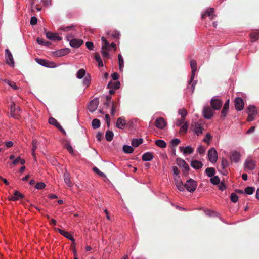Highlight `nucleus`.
I'll return each instance as SVG.
<instances>
[{
  "instance_id": "21",
  "label": "nucleus",
  "mask_w": 259,
  "mask_h": 259,
  "mask_svg": "<svg viewBox=\"0 0 259 259\" xmlns=\"http://www.w3.org/2000/svg\"><path fill=\"white\" fill-rule=\"evenodd\" d=\"M203 113L205 118L210 119L213 115V111L209 107H205L203 110Z\"/></svg>"
},
{
  "instance_id": "33",
  "label": "nucleus",
  "mask_w": 259,
  "mask_h": 259,
  "mask_svg": "<svg viewBox=\"0 0 259 259\" xmlns=\"http://www.w3.org/2000/svg\"><path fill=\"white\" fill-rule=\"evenodd\" d=\"M118 59L119 61V70L120 71H122L124 67V60L120 54L118 55Z\"/></svg>"
},
{
  "instance_id": "47",
  "label": "nucleus",
  "mask_w": 259,
  "mask_h": 259,
  "mask_svg": "<svg viewBox=\"0 0 259 259\" xmlns=\"http://www.w3.org/2000/svg\"><path fill=\"white\" fill-rule=\"evenodd\" d=\"M254 191V188L252 187H247L245 189V192L246 194L251 195Z\"/></svg>"
},
{
  "instance_id": "48",
  "label": "nucleus",
  "mask_w": 259,
  "mask_h": 259,
  "mask_svg": "<svg viewBox=\"0 0 259 259\" xmlns=\"http://www.w3.org/2000/svg\"><path fill=\"white\" fill-rule=\"evenodd\" d=\"M180 140L178 138H175L171 140L170 143L173 147L177 146L180 143Z\"/></svg>"
},
{
  "instance_id": "43",
  "label": "nucleus",
  "mask_w": 259,
  "mask_h": 259,
  "mask_svg": "<svg viewBox=\"0 0 259 259\" xmlns=\"http://www.w3.org/2000/svg\"><path fill=\"white\" fill-rule=\"evenodd\" d=\"M178 113L181 116V118H185L187 115V111L185 109H180L178 110Z\"/></svg>"
},
{
  "instance_id": "26",
  "label": "nucleus",
  "mask_w": 259,
  "mask_h": 259,
  "mask_svg": "<svg viewBox=\"0 0 259 259\" xmlns=\"http://www.w3.org/2000/svg\"><path fill=\"white\" fill-rule=\"evenodd\" d=\"M229 107V100L228 99L224 105L223 109L221 111V116L225 117L228 111Z\"/></svg>"
},
{
  "instance_id": "4",
  "label": "nucleus",
  "mask_w": 259,
  "mask_h": 259,
  "mask_svg": "<svg viewBox=\"0 0 259 259\" xmlns=\"http://www.w3.org/2000/svg\"><path fill=\"white\" fill-rule=\"evenodd\" d=\"M184 186V189L186 188L188 191L192 193L196 190L197 183L193 179H190L186 181V183Z\"/></svg>"
},
{
  "instance_id": "55",
  "label": "nucleus",
  "mask_w": 259,
  "mask_h": 259,
  "mask_svg": "<svg viewBox=\"0 0 259 259\" xmlns=\"http://www.w3.org/2000/svg\"><path fill=\"white\" fill-rule=\"evenodd\" d=\"M250 37L252 41H255L259 38V34L257 33L252 34L250 35Z\"/></svg>"
},
{
  "instance_id": "38",
  "label": "nucleus",
  "mask_w": 259,
  "mask_h": 259,
  "mask_svg": "<svg viewBox=\"0 0 259 259\" xmlns=\"http://www.w3.org/2000/svg\"><path fill=\"white\" fill-rule=\"evenodd\" d=\"M181 128L179 131L180 134H186L188 130V123L185 122L183 125L180 126Z\"/></svg>"
},
{
  "instance_id": "41",
  "label": "nucleus",
  "mask_w": 259,
  "mask_h": 259,
  "mask_svg": "<svg viewBox=\"0 0 259 259\" xmlns=\"http://www.w3.org/2000/svg\"><path fill=\"white\" fill-rule=\"evenodd\" d=\"M95 59L96 61L98 63V66L100 67L103 66V62L102 59L100 57V55L98 53H96L95 56Z\"/></svg>"
},
{
  "instance_id": "9",
  "label": "nucleus",
  "mask_w": 259,
  "mask_h": 259,
  "mask_svg": "<svg viewBox=\"0 0 259 259\" xmlns=\"http://www.w3.org/2000/svg\"><path fill=\"white\" fill-rule=\"evenodd\" d=\"M209 160L211 163H215L218 159V154L214 148L210 149L208 153Z\"/></svg>"
},
{
  "instance_id": "49",
  "label": "nucleus",
  "mask_w": 259,
  "mask_h": 259,
  "mask_svg": "<svg viewBox=\"0 0 259 259\" xmlns=\"http://www.w3.org/2000/svg\"><path fill=\"white\" fill-rule=\"evenodd\" d=\"M45 186H46V185L44 183L39 182L36 184L35 188L38 190H41V189H44L45 187Z\"/></svg>"
},
{
  "instance_id": "25",
  "label": "nucleus",
  "mask_w": 259,
  "mask_h": 259,
  "mask_svg": "<svg viewBox=\"0 0 259 259\" xmlns=\"http://www.w3.org/2000/svg\"><path fill=\"white\" fill-rule=\"evenodd\" d=\"M120 82L119 81H116L115 82L110 81L107 85V88L117 90L120 88Z\"/></svg>"
},
{
  "instance_id": "36",
  "label": "nucleus",
  "mask_w": 259,
  "mask_h": 259,
  "mask_svg": "<svg viewBox=\"0 0 259 259\" xmlns=\"http://www.w3.org/2000/svg\"><path fill=\"white\" fill-rule=\"evenodd\" d=\"M114 136L113 132L112 131H107L105 134V138L107 141H111Z\"/></svg>"
},
{
  "instance_id": "5",
  "label": "nucleus",
  "mask_w": 259,
  "mask_h": 259,
  "mask_svg": "<svg viewBox=\"0 0 259 259\" xmlns=\"http://www.w3.org/2000/svg\"><path fill=\"white\" fill-rule=\"evenodd\" d=\"M247 113H248V117H247V121H253L256 115H257V110L254 106L253 105H249L247 109Z\"/></svg>"
},
{
  "instance_id": "12",
  "label": "nucleus",
  "mask_w": 259,
  "mask_h": 259,
  "mask_svg": "<svg viewBox=\"0 0 259 259\" xmlns=\"http://www.w3.org/2000/svg\"><path fill=\"white\" fill-rule=\"evenodd\" d=\"M255 166V161L250 158L247 159L244 164V168L250 170L254 169Z\"/></svg>"
},
{
  "instance_id": "18",
  "label": "nucleus",
  "mask_w": 259,
  "mask_h": 259,
  "mask_svg": "<svg viewBox=\"0 0 259 259\" xmlns=\"http://www.w3.org/2000/svg\"><path fill=\"white\" fill-rule=\"evenodd\" d=\"M179 150L183 153L184 156H187L193 153L194 148L190 146H187L186 147L180 146Z\"/></svg>"
},
{
  "instance_id": "24",
  "label": "nucleus",
  "mask_w": 259,
  "mask_h": 259,
  "mask_svg": "<svg viewBox=\"0 0 259 259\" xmlns=\"http://www.w3.org/2000/svg\"><path fill=\"white\" fill-rule=\"evenodd\" d=\"M213 12H214L213 8H208L206 10L205 13L202 15L201 17H202V18L203 19V18H204V17L206 16H208V17H209V18L211 19H212L214 18V17L215 16V15L213 14Z\"/></svg>"
},
{
  "instance_id": "63",
  "label": "nucleus",
  "mask_w": 259,
  "mask_h": 259,
  "mask_svg": "<svg viewBox=\"0 0 259 259\" xmlns=\"http://www.w3.org/2000/svg\"><path fill=\"white\" fill-rule=\"evenodd\" d=\"M119 75L118 73L114 72L111 75V77L114 80H117L119 78Z\"/></svg>"
},
{
  "instance_id": "62",
  "label": "nucleus",
  "mask_w": 259,
  "mask_h": 259,
  "mask_svg": "<svg viewBox=\"0 0 259 259\" xmlns=\"http://www.w3.org/2000/svg\"><path fill=\"white\" fill-rule=\"evenodd\" d=\"M172 172L174 175H177L180 174V170H179L178 168L176 166H173L172 167Z\"/></svg>"
},
{
  "instance_id": "53",
  "label": "nucleus",
  "mask_w": 259,
  "mask_h": 259,
  "mask_svg": "<svg viewBox=\"0 0 259 259\" xmlns=\"http://www.w3.org/2000/svg\"><path fill=\"white\" fill-rule=\"evenodd\" d=\"M93 171L101 177H105V175L97 167H94L93 169Z\"/></svg>"
},
{
  "instance_id": "16",
  "label": "nucleus",
  "mask_w": 259,
  "mask_h": 259,
  "mask_svg": "<svg viewBox=\"0 0 259 259\" xmlns=\"http://www.w3.org/2000/svg\"><path fill=\"white\" fill-rule=\"evenodd\" d=\"M222 105V102L217 98L216 97H214L211 100V106L214 110H219Z\"/></svg>"
},
{
  "instance_id": "64",
  "label": "nucleus",
  "mask_w": 259,
  "mask_h": 259,
  "mask_svg": "<svg viewBox=\"0 0 259 259\" xmlns=\"http://www.w3.org/2000/svg\"><path fill=\"white\" fill-rule=\"evenodd\" d=\"M43 5L46 7H48L51 5V0H41Z\"/></svg>"
},
{
  "instance_id": "51",
  "label": "nucleus",
  "mask_w": 259,
  "mask_h": 259,
  "mask_svg": "<svg viewBox=\"0 0 259 259\" xmlns=\"http://www.w3.org/2000/svg\"><path fill=\"white\" fill-rule=\"evenodd\" d=\"M74 26H66V27H61L60 28V30H62L64 31L68 32L70 30H73L74 29Z\"/></svg>"
},
{
  "instance_id": "1",
  "label": "nucleus",
  "mask_w": 259,
  "mask_h": 259,
  "mask_svg": "<svg viewBox=\"0 0 259 259\" xmlns=\"http://www.w3.org/2000/svg\"><path fill=\"white\" fill-rule=\"evenodd\" d=\"M190 66L192 69L191 76L190 80L188 82V85L187 86V88H189L191 85L192 93L194 92L195 89V86L196 84V81H194V77L195 75V72L197 70V63L196 61L194 60H191L190 61Z\"/></svg>"
},
{
  "instance_id": "15",
  "label": "nucleus",
  "mask_w": 259,
  "mask_h": 259,
  "mask_svg": "<svg viewBox=\"0 0 259 259\" xmlns=\"http://www.w3.org/2000/svg\"><path fill=\"white\" fill-rule=\"evenodd\" d=\"M55 230L56 231L58 232L61 235H62L65 238H67L68 239H69L72 242H75V239H74L73 236L71 234H70L69 232L64 231L59 228H55Z\"/></svg>"
},
{
  "instance_id": "14",
  "label": "nucleus",
  "mask_w": 259,
  "mask_h": 259,
  "mask_svg": "<svg viewBox=\"0 0 259 259\" xmlns=\"http://www.w3.org/2000/svg\"><path fill=\"white\" fill-rule=\"evenodd\" d=\"M102 42V49H107L109 48H114L115 50L116 49V45L114 42H112L109 44L108 41L106 40V39L104 37H102L101 38Z\"/></svg>"
},
{
  "instance_id": "2",
  "label": "nucleus",
  "mask_w": 259,
  "mask_h": 259,
  "mask_svg": "<svg viewBox=\"0 0 259 259\" xmlns=\"http://www.w3.org/2000/svg\"><path fill=\"white\" fill-rule=\"evenodd\" d=\"M21 112L22 109L19 107L16 106L14 102H11L9 117L15 119H19L21 117L20 113Z\"/></svg>"
},
{
  "instance_id": "31",
  "label": "nucleus",
  "mask_w": 259,
  "mask_h": 259,
  "mask_svg": "<svg viewBox=\"0 0 259 259\" xmlns=\"http://www.w3.org/2000/svg\"><path fill=\"white\" fill-rule=\"evenodd\" d=\"M91 77L89 74H87L83 80V84L86 87H88L91 83Z\"/></svg>"
},
{
  "instance_id": "30",
  "label": "nucleus",
  "mask_w": 259,
  "mask_h": 259,
  "mask_svg": "<svg viewBox=\"0 0 259 259\" xmlns=\"http://www.w3.org/2000/svg\"><path fill=\"white\" fill-rule=\"evenodd\" d=\"M23 195L18 191H15L14 194V196H12L10 200L12 201H16L19 200L20 198H23Z\"/></svg>"
},
{
  "instance_id": "19",
  "label": "nucleus",
  "mask_w": 259,
  "mask_h": 259,
  "mask_svg": "<svg viewBox=\"0 0 259 259\" xmlns=\"http://www.w3.org/2000/svg\"><path fill=\"white\" fill-rule=\"evenodd\" d=\"M235 107L237 110L241 111L244 107V102L241 98H236L234 101Z\"/></svg>"
},
{
  "instance_id": "39",
  "label": "nucleus",
  "mask_w": 259,
  "mask_h": 259,
  "mask_svg": "<svg viewBox=\"0 0 259 259\" xmlns=\"http://www.w3.org/2000/svg\"><path fill=\"white\" fill-rule=\"evenodd\" d=\"M111 114L112 116H114L115 112L117 110L119 106L118 104L115 103L113 101L111 102Z\"/></svg>"
},
{
  "instance_id": "20",
  "label": "nucleus",
  "mask_w": 259,
  "mask_h": 259,
  "mask_svg": "<svg viewBox=\"0 0 259 259\" xmlns=\"http://www.w3.org/2000/svg\"><path fill=\"white\" fill-rule=\"evenodd\" d=\"M46 36L47 38L52 41H60L62 38L58 36L57 33H53L51 32H46Z\"/></svg>"
},
{
  "instance_id": "42",
  "label": "nucleus",
  "mask_w": 259,
  "mask_h": 259,
  "mask_svg": "<svg viewBox=\"0 0 259 259\" xmlns=\"http://www.w3.org/2000/svg\"><path fill=\"white\" fill-rule=\"evenodd\" d=\"M185 122V118H181L180 119H177L176 120L175 125L176 126H180L183 125Z\"/></svg>"
},
{
  "instance_id": "58",
  "label": "nucleus",
  "mask_w": 259,
  "mask_h": 259,
  "mask_svg": "<svg viewBox=\"0 0 259 259\" xmlns=\"http://www.w3.org/2000/svg\"><path fill=\"white\" fill-rule=\"evenodd\" d=\"M87 48L90 50L94 49V44L91 41H87L85 44Z\"/></svg>"
},
{
  "instance_id": "45",
  "label": "nucleus",
  "mask_w": 259,
  "mask_h": 259,
  "mask_svg": "<svg viewBox=\"0 0 259 259\" xmlns=\"http://www.w3.org/2000/svg\"><path fill=\"white\" fill-rule=\"evenodd\" d=\"M48 122L49 124L53 125L55 126H57V125L59 123L57 120L52 117H50L49 118Z\"/></svg>"
},
{
  "instance_id": "37",
  "label": "nucleus",
  "mask_w": 259,
  "mask_h": 259,
  "mask_svg": "<svg viewBox=\"0 0 259 259\" xmlns=\"http://www.w3.org/2000/svg\"><path fill=\"white\" fill-rule=\"evenodd\" d=\"M85 73L86 72L84 69H80L76 73V77L79 79H82L85 76Z\"/></svg>"
},
{
  "instance_id": "3",
  "label": "nucleus",
  "mask_w": 259,
  "mask_h": 259,
  "mask_svg": "<svg viewBox=\"0 0 259 259\" xmlns=\"http://www.w3.org/2000/svg\"><path fill=\"white\" fill-rule=\"evenodd\" d=\"M73 35L67 34L66 35V39L69 41L71 47L74 48H78L83 42V40L80 39L72 38Z\"/></svg>"
},
{
  "instance_id": "13",
  "label": "nucleus",
  "mask_w": 259,
  "mask_h": 259,
  "mask_svg": "<svg viewBox=\"0 0 259 259\" xmlns=\"http://www.w3.org/2000/svg\"><path fill=\"white\" fill-rule=\"evenodd\" d=\"M70 52L68 48L61 49L53 52L54 56L56 57H60L68 54Z\"/></svg>"
},
{
  "instance_id": "11",
  "label": "nucleus",
  "mask_w": 259,
  "mask_h": 259,
  "mask_svg": "<svg viewBox=\"0 0 259 259\" xmlns=\"http://www.w3.org/2000/svg\"><path fill=\"white\" fill-rule=\"evenodd\" d=\"M174 178L175 180L176 187L178 188V189L180 191H183L184 190V186L182 182V180L180 177V174L175 175Z\"/></svg>"
},
{
  "instance_id": "32",
  "label": "nucleus",
  "mask_w": 259,
  "mask_h": 259,
  "mask_svg": "<svg viewBox=\"0 0 259 259\" xmlns=\"http://www.w3.org/2000/svg\"><path fill=\"white\" fill-rule=\"evenodd\" d=\"M143 140L142 138L133 139L132 141V145L133 147H137L142 144Z\"/></svg>"
},
{
  "instance_id": "17",
  "label": "nucleus",
  "mask_w": 259,
  "mask_h": 259,
  "mask_svg": "<svg viewBox=\"0 0 259 259\" xmlns=\"http://www.w3.org/2000/svg\"><path fill=\"white\" fill-rule=\"evenodd\" d=\"M99 105V100L94 99L91 100L88 105V110L91 112H94L97 109Z\"/></svg>"
},
{
  "instance_id": "54",
  "label": "nucleus",
  "mask_w": 259,
  "mask_h": 259,
  "mask_svg": "<svg viewBox=\"0 0 259 259\" xmlns=\"http://www.w3.org/2000/svg\"><path fill=\"white\" fill-rule=\"evenodd\" d=\"M231 200L233 202H236L238 201V196L235 193H232L230 196Z\"/></svg>"
},
{
  "instance_id": "44",
  "label": "nucleus",
  "mask_w": 259,
  "mask_h": 259,
  "mask_svg": "<svg viewBox=\"0 0 259 259\" xmlns=\"http://www.w3.org/2000/svg\"><path fill=\"white\" fill-rule=\"evenodd\" d=\"M211 183L214 185H217L220 183V179L218 176H212L210 179Z\"/></svg>"
},
{
  "instance_id": "57",
  "label": "nucleus",
  "mask_w": 259,
  "mask_h": 259,
  "mask_svg": "<svg viewBox=\"0 0 259 259\" xmlns=\"http://www.w3.org/2000/svg\"><path fill=\"white\" fill-rule=\"evenodd\" d=\"M65 147L70 153H71V154L73 153V150L72 147L71 146V145H70V143H66L65 144Z\"/></svg>"
},
{
  "instance_id": "40",
  "label": "nucleus",
  "mask_w": 259,
  "mask_h": 259,
  "mask_svg": "<svg viewBox=\"0 0 259 259\" xmlns=\"http://www.w3.org/2000/svg\"><path fill=\"white\" fill-rule=\"evenodd\" d=\"M205 172L207 176L212 177L215 174V170L213 168L208 167L205 169Z\"/></svg>"
},
{
  "instance_id": "8",
  "label": "nucleus",
  "mask_w": 259,
  "mask_h": 259,
  "mask_svg": "<svg viewBox=\"0 0 259 259\" xmlns=\"http://www.w3.org/2000/svg\"><path fill=\"white\" fill-rule=\"evenodd\" d=\"M192 130L199 136L202 134L203 128L200 123L194 122L192 124Z\"/></svg>"
},
{
  "instance_id": "35",
  "label": "nucleus",
  "mask_w": 259,
  "mask_h": 259,
  "mask_svg": "<svg viewBox=\"0 0 259 259\" xmlns=\"http://www.w3.org/2000/svg\"><path fill=\"white\" fill-rule=\"evenodd\" d=\"M123 151L126 154H131L133 152L134 149L131 146L127 145H124L123 146Z\"/></svg>"
},
{
  "instance_id": "52",
  "label": "nucleus",
  "mask_w": 259,
  "mask_h": 259,
  "mask_svg": "<svg viewBox=\"0 0 259 259\" xmlns=\"http://www.w3.org/2000/svg\"><path fill=\"white\" fill-rule=\"evenodd\" d=\"M228 165H229L228 161L227 159L223 158L222 159V162H221V166H222V168L224 169L226 167H227V166H228Z\"/></svg>"
},
{
  "instance_id": "59",
  "label": "nucleus",
  "mask_w": 259,
  "mask_h": 259,
  "mask_svg": "<svg viewBox=\"0 0 259 259\" xmlns=\"http://www.w3.org/2000/svg\"><path fill=\"white\" fill-rule=\"evenodd\" d=\"M37 23V19L35 16H32L31 17L30 19V24L32 25H35Z\"/></svg>"
},
{
  "instance_id": "10",
  "label": "nucleus",
  "mask_w": 259,
  "mask_h": 259,
  "mask_svg": "<svg viewBox=\"0 0 259 259\" xmlns=\"http://www.w3.org/2000/svg\"><path fill=\"white\" fill-rule=\"evenodd\" d=\"M36 62L44 67H48V68H53L56 67L55 65V63L52 62H49L43 59H36Z\"/></svg>"
},
{
  "instance_id": "34",
  "label": "nucleus",
  "mask_w": 259,
  "mask_h": 259,
  "mask_svg": "<svg viewBox=\"0 0 259 259\" xmlns=\"http://www.w3.org/2000/svg\"><path fill=\"white\" fill-rule=\"evenodd\" d=\"M101 125L100 121L98 119H94L92 121V126L93 129L98 128Z\"/></svg>"
},
{
  "instance_id": "50",
  "label": "nucleus",
  "mask_w": 259,
  "mask_h": 259,
  "mask_svg": "<svg viewBox=\"0 0 259 259\" xmlns=\"http://www.w3.org/2000/svg\"><path fill=\"white\" fill-rule=\"evenodd\" d=\"M37 147V141L36 140H33V141H32V149L33 156H34L35 150H36Z\"/></svg>"
},
{
  "instance_id": "23",
  "label": "nucleus",
  "mask_w": 259,
  "mask_h": 259,
  "mask_svg": "<svg viewBox=\"0 0 259 259\" xmlns=\"http://www.w3.org/2000/svg\"><path fill=\"white\" fill-rule=\"evenodd\" d=\"M126 122L123 116L120 117L117 120L116 126L119 129H123L126 125Z\"/></svg>"
},
{
  "instance_id": "46",
  "label": "nucleus",
  "mask_w": 259,
  "mask_h": 259,
  "mask_svg": "<svg viewBox=\"0 0 259 259\" xmlns=\"http://www.w3.org/2000/svg\"><path fill=\"white\" fill-rule=\"evenodd\" d=\"M155 126L159 128H162V117H158L156 121H155Z\"/></svg>"
},
{
  "instance_id": "6",
  "label": "nucleus",
  "mask_w": 259,
  "mask_h": 259,
  "mask_svg": "<svg viewBox=\"0 0 259 259\" xmlns=\"http://www.w3.org/2000/svg\"><path fill=\"white\" fill-rule=\"evenodd\" d=\"M176 161L178 165L183 169V175L184 176H187L190 169L189 165L184 159L181 158H177Z\"/></svg>"
},
{
  "instance_id": "28",
  "label": "nucleus",
  "mask_w": 259,
  "mask_h": 259,
  "mask_svg": "<svg viewBox=\"0 0 259 259\" xmlns=\"http://www.w3.org/2000/svg\"><path fill=\"white\" fill-rule=\"evenodd\" d=\"M63 177H64V180L65 184L68 187H71L72 186V184L70 180V176L68 172H67V171H66V172H65L64 174Z\"/></svg>"
},
{
  "instance_id": "29",
  "label": "nucleus",
  "mask_w": 259,
  "mask_h": 259,
  "mask_svg": "<svg viewBox=\"0 0 259 259\" xmlns=\"http://www.w3.org/2000/svg\"><path fill=\"white\" fill-rule=\"evenodd\" d=\"M153 158L152 153L148 152L144 153L142 156V159L144 161H149Z\"/></svg>"
},
{
  "instance_id": "56",
  "label": "nucleus",
  "mask_w": 259,
  "mask_h": 259,
  "mask_svg": "<svg viewBox=\"0 0 259 259\" xmlns=\"http://www.w3.org/2000/svg\"><path fill=\"white\" fill-rule=\"evenodd\" d=\"M197 151L201 154H204L205 152V148L204 146L200 145L198 147Z\"/></svg>"
},
{
  "instance_id": "60",
  "label": "nucleus",
  "mask_w": 259,
  "mask_h": 259,
  "mask_svg": "<svg viewBox=\"0 0 259 259\" xmlns=\"http://www.w3.org/2000/svg\"><path fill=\"white\" fill-rule=\"evenodd\" d=\"M106 50V49H102L101 53L104 58H108L109 57V54L108 52Z\"/></svg>"
},
{
  "instance_id": "7",
  "label": "nucleus",
  "mask_w": 259,
  "mask_h": 259,
  "mask_svg": "<svg viewBox=\"0 0 259 259\" xmlns=\"http://www.w3.org/2000/svg\"><path fill=\"white\" fill-rule=\"evenodd\" d=\"M5 59L7 64L12 67H14V61L12 53L8 49L5 50Z\"/></svg>"
},
{
  "instance_id": "61",
  "label": "nucleus",
  "mask_w": 259,
  "mask_h": 259,
  "mask_svg": "<svg viewBox=\"0 0 259 259\" xmlns=\"http://www.w3.org/2000/svg\"><path fill=\"white\" fill-rule=\"evenodd\" d=\"M111 36L114 38H119L120 36V33L117 31L112 32Z\"/></svg>"
},
{
  "instance_id": "22",
  "label": "nucleus",
  "mask_w": 259,
  "mask_h": 259,
  "mask_svg": "<svg viewBox=\"0 0 259 259\" xmlns=\"http://www.w3.org/2000/svg\"><path fill=\"white\" fill-rule=\"evenodd\" d=\"M240 153L236 151H232L231 153L230 159L231 161L237 163L240 160Z\"/></svg>"
},
{
  "instance_id": "27",
  "label": "nucleus",
  "mask_w": 259,
  "mask_h": 259,
  "mask_svg": "<svg viewBox=\"0 0 259 259\" xmlns=\"http://www.w3.org/2000/svg\"><path fill=\"white\" fill-rule=\"evenodd\" d=\"M191 166L195 169H199L202 167L203 164L201 162L195 160L191 161Z\"/></svg>"
}]
</instances>
